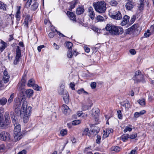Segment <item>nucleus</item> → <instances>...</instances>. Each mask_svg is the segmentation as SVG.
Returning a JSON list of instances; mask_svg holds the SVG:
<instances>
[{
	"instance_id": "7",
	"label": "nucleus",
	"mask_w": 154,
	"mask_h": 154,
	"mask_svg": "<svg viewBox=\"0 0 154 154\" xmlns=\"http://www.w3.org/2000/svg\"><path fill=\"white\" fill-rule=\"evenodd\" d=\"M10 134L6 132L2 131L0 134V139L4 141H9L10 140Z\"/></svg>"
},
{
	"instance_id": "21",
	"label": "nucleus",
	"mask_w": 154,
	"mask_h": 154,
	"mask_svg": "<svg viewBox=\"0 0 154 154\" xmlns=\"http://www.w3.org/2000/svg\"><path fill=\"white\" fill-rule=\"evenodd\" d=\"M25 83L20 82L18 84V89L19 91H23L24 88Z\"/></svg>"
},
{
	"instance_id": "34",
	"label": "nucleus",
	"mask_w": 154,
	"mask_h": 154,
	"mask_svg": "<svg viewBox=\"0 0 154 154\" xmlns=\"http://www.w3.org/2000/svg\"><path fill=\"white\" fill-rule=\"evenodd\" d=\"M35 83V80L34 79H32L29 80L28 81L27 85L29 87H31Z\"/></svg>"
},
{
	"instance_id": "49",
	"label": "nucleus",
	"mask_w": 154,
	"mask_h": 154,
	"mask_svg": "<svg viewBox=\"0 0 154 154\" xmlns=\"http://www.w3.org/2000/svg\"><path fill=\"white\" fill-rule=\"evenodd\" d=\"M110 4L113 6H115L118 4L117 2L114 0H112L109 2Z\"/></svg>"
},
{
	"instance_id": "3",
	"label": "nucleus",
	"mask_w": 154,
	"mask_h": 154,
	"mask_svg": "<svg viewBox=\"0 0 154 154\" xmlns=\"http://www.w3.org/2000/svg\"><path fill=\"white\" fill-rule=\"evenodd\" d=\"M93 6L95 11L100 13L105 12L106 10V4L104 1L98 2L93 3Z\"/></svg>"
},
{
	"instance_id": "62",
	"label": "nucleus",
	"mask_w": 154,
	"mask_h": 154,
	"mask_svg": "<svg viewBox=\"0 0 154 154\" xmlns=\"http://www.w3.org/2000/svg\"><path fill=\"white\" fill-rule=\"evenodd\" d=\"M30 20V17L29 16H27L25 18L24 22H26L27 23H29Z\"/></svg>"
},
{
	"instance_id": "16",
	"label": "nucleus",
	"mask_w": 154,
	"mask_h": 154,
	"mask_svg": "<svg viewBox=\"0 0 154 154\" xmlns=\"http://www.w3.org/2000/svg\"><path fill=\"white\" fill-rule=\"evenodd\" d=\"M125 6L127 10L131 11L134 7V3L131 1H128L126 4Z\"/></svg>"
},
{
	"instance_id": "2",
	"label": "nucleus",
	"mask_w": 154,
	"mask_h": 154,
	"mask_svg": "<svg viewBox=\"0 0 154 154\" xmlns=\"http://www.w3.org/2000/svg\"><path fill=\"white\" fill-rule=\"evenodd\" d=\"M32 108L30 106L27 107V103L24 100L21 107V111L23 112V118L24 122H27L29 120V117L31 114Z\"/></svg>"
},
{
	"instance_id": "23",
	"label": "nucleus",
	"mask_w": 154,
	"mask_h": 154,
	"mask_svg": "<svg viewBox=\"0 0 154 154\" xmlns=\"http://www.w3.org/2000/svg\"><path fill=\"white\" fill-rule=\"evenodd\" d=\"M139 27V25L138 24H134L131 28H128L127 31L128 32H130L132 30H135L137 29V28Z\"/></svg>"
},
{
	"instance_id": "43",
	"label": "nucleus",
	"mask_w": 154,
	"mask_h": 154,
	"mask_svg": "<svg viewBox=\"0 0 154 154\" xmlns=\"http://www.w3.org/2000/svg\"><path fill=\"white\" fill-rule=\"evenodd\" d=\"M72 43L70 42H67L66 43V47L68 49H69V50H71L72 47Z\"/></svg>"
},
{
	"instance_id": "25",
	"label": "nucleus",
	"mask_w": 154,
	"mask_h": 154,
	"mask_svg": "<svg viewBox=\"0 0 154 154\" xmlns=\"http://www.w3.org/2000/svg\"><path fill=\"white\" fill-rule=\"evenodd\" d=\"M121 104L122 106L125 108L126 111H127L131 106V105L129 102L125 103H121Z\"/></svg>"
},
{
	"instance_id": "55",
	"label": "nucleus",
	"mask_w": 154,
	"mask_h": 154,
	"mask_svg": "<svg viewBox=\"0 0 154 154\" xmlns=\"http://www.w3.org/2000/svg\"><path fill=\"white\" fill-rule=\"evenodd\" d=\"M32 1V0H28L27 2H26V4L25 7H26L27 8L29 7L31 4Z\"/></svg>"
},
{
	"instance_id": "63",
	"label": "nucleus",
	"mask_w": 154,
	"mask_h": 154,
	"mask_svg": "<svg viewBox=\"0 0 154 154\" xmlns=\"http://www.w3.org/2000/svg\"><path fill=\"white\" fill-rule=\"evenodd\" d=\"M97 139L96 140V142L97 143H99L100 142V140L101 139V137L99 135H97Z\"/></svg>"
},
{
	"instance_id": "20",
	"label": "nucleus",
	"mask_w": 154,
	"mask_h": 154,
	"mask_svg": "<svg viewBox=\"0 0 154 154\" xmlns=\"http://www.w3.org/2000/svg\"><path fill=\"white\" fill-rule=\"evenodd\" d=\"M0 43L2 45L0 47V52H2L7 46V44L6 43L2 40H1Z\"/></svg>"
},
{
	"instance_id": "14",
	"label": "nucleus",
	"mask_w": 154,
	"mask_h": 154,
	"mask_svg": "<svg viewBox=\"0 0 154 154\" xmlns=\"http://www.w3.org/2000/svg\"><path fill=\"white\" fill-rule=\"evenodd\" d=\"M130 17L129 16L125 15L123 18L122 22L121 23V25L124 26L127 24L129 22Z\"/></svg>"
},
{
	"instance_id": "42",
	"label": "nucleus",
	"mask_w": 154,
	"mask_h": 154,
	"mask_svg": "<svg viewBox=\"0 0 154 154\" xmlns=\"http://www.w3.org/2000/svg\"><path fill=\"white\" fill-rule=\"evenodd\" d=\"M67 132L66 129H63L60 131V134L62 136H64L67 134Z\"/></svg>"
},
{
	"instance_id": "36",
	"label": "nucleus",
	"mask_w": 154,
	"mask_h": 154,
	"mask_svg": "<svg viewBox=\"0 0 154 154\" xmlns=\"http://www.w3.org/2000/svg\"><path fill=\"white\" fill-rule=\"evenodd\" d=\"M76 1H72L70 2V9H69V10L72 11V9L74 8L75 5L77 4Z\"/></svg>"
},
{
	"instance_id": "46",
	"label": "nucleus",
	"mask_w": 154,
	"mask_h": 154,
	"mask_svg": "<svg viewBox=\"0 0 154 154\" xmlns=\"http://www.w3.org/2000/svg\"><path fill=\"white\" fill-rule=\"evenodd\" d=\"M140 73V72L139 70H138L135 72L134 76L132 78V79L133 80L138 76H139L140 75H142V74H141Z\"/></svg>"
},
{
	"instance_id": "38",
	"label": "nucleus",
	"mask_w": 154,
	"mask_h": 154,
	"mask_svg": "<svg viewBox=\"0 0 154 154\" xmlns=\"http://www.w3.org/2000/svg\"><path fill=\"white\" fill-rule=\"evenodd\" d=\"M6 4L0 1V9H2L3 10L5 11L6 9Z\"/></svg>"
},
{
	"instance_id": "47",
	"label": "nucleus",
	"mask_w": 154,
	"mask_h": 154,
	"mask_svg": "<svg viewBox=\"0 0 154 154\" xmlns=\"http://www.w3.org/2000/svg\"><path fill=\"white\" fill-rule=\"evenodd\" d=\"M81 121L79 120H76L73 121L72 122V124L74 125H76L80 124Z\"/></svg>"
},
{
	"instance_id": "29",
	"label": "nucleus",
	"mask_w": 154,
	"mask_h": 154,
	"mask_svg": "<svg viewBox=\"0 0 154 154\" xmlns=\"http://www.w3.org/2000/svg\"><path fill=\"white\" fill-rule=\"evenodd\" d=\"M7 101V99L5 97H3L2 98L0 97V104L2 106L5 105Z\"/></svg>"
},
{
	"instance_id": "35",
	"label": "nucleus",
	"mask_w": 154,
	"mask_h": 154,
	"mask_svg": "<svg viewBox=\"0 0 154 154\" xmlns=\"http://www.w3.org/2000/svg\"><path fill=\"white\" fill-rule=\"evenodd\" d=\"M137 102L142 106H144L145 105V99L143 98L142 99L139 100H138Z\"/></svg>"
},
{
	"instance_id": "54",
	"label": "nucleus",
	"mask_w": 154,
	"mask_h": 154,
	"mask_svg": "<svg viewBox=\"0 0 154 154\" xmlns=\"http://www.w3.org/2000/svg\"><path fill=\"white\" fill-rule=\"evenodd\" d=\"M151 35V32H149V30H147V31L144 33V35L146 37H149Z\"/></svg>"
},
{
	"instance_id": "30",
	"label": "nucleus",
	"mask_w": 154,
	"mask_h": 154,
	"mask_svg": "<svg viewBox=\"0 0 154 154\" xmlns=\"http://www.w3.org/2000/svg\"><path fill=\"white\" fill-rule=\"evenodd\" d=\"M64 83H63L61 84L60 86V89L58 91L59 93L60 94L62 95L63 94L64 90Z\"/></svg>"
},
{
	"instance_id": "56",
	"label": "nucleus",
	"mask_w": 154,
	"mask_h": 154,
	"mask_svg": "<svg viewBox=\"0 0 154 154\" xmlns=\"http://www.w3.org/2000/svg\"><path fill=\"white\" fill-rule=\"evenodd\" d=\"M136 19V16L135 15H133L131 18V19L129 22L130 24H132L135 21Z\"/></svg>"
},
{
	"instance_id": "13",
	"label": "nucleus",
	"mask_w": 154,
	"mask_h": 154,
	"mask_svg": "<svg viewBox=\"0 0 154 154\" xmlns=\"http://www.w3.org/2000/svg\"><path fill=\"white\" fill-rule=\"evenodd\" d=\"M62 112L65 114H68L71 112V110L69 107L66 105L63 104L62 107Z\"/></svg>"
},
{
	"instance_id": "37",
	"label": "nucleus",
	"mask_w": 154,
	"mask_h": 154,
	"mask_svg": "<svg viewBox=\"0 0 154 154\" xmlns=\"http://www.w3.org/2000/svg\"><path fill=\"white\" fill-rule=\"evenodd\" d=\"M38 6V4L37 2H35L31 6V8L32 10L33 11L35 10L37 8Z\"/></svg>"
},
{
	"instance_id": "51",
	"label": "nucleus",
	"mask_w": 154,
	"mask_h": 154,
	"mask_svg": "<svg viewBox=\"0 0 154 154\" xmlns=\"http://www.w3.org/2000/svg\"><path fill=\"white\" fill-rule=\"evenodd\" d=\"M96 18L98 21L100 22L103 21L104 20V18L100 15L98 16Z\"/></svg>"
},
{
	"instance_id": "39",
	"label": "nucleus",
	"mask_w": 154,
	"mask_h": 154,
	"mask_svg": "<svg viewBox=\"0 0 154 154\" xmlns=\"http://www.w3.org/2000/svg\"><path fill=\"white\" fill-rule=\"evenodd\" d=\"M14 94L13 93L11 95L9 99L8 100V103L10 104L12 102L13 100V98L14 97Z\"/></svg>"
},
{
	"instance_id": "1",
	"label": "nucleus",
	"mask_w": 154,
	"mask_h": 154,
	"mask_svg": "<svg viewBox=\"0 0 154 154\" xmlns=\"http://www.w3.org/2000/svg\"><path fill=\"white\" fill-rule=\"evenodd\" d=\"M105 29L112 35H118L121 34L123 32V30L122 28L110 23L106 25Z\"/></svg>"
},
{
	"instance_id": "11",
	"label": "nucleus",
	"mask_w": 154,
	"mask_h": 154,
	"mask_svg": "<svg viewBox=\"0 0 154 154\" xmlns=\"http://www.w3.org/2000/svg\"><path fill=\"white\" fill-rule=\"evenodd\" d=\"M143 77V74L140 75L137 77L135 79H134L133 80H134L135 83H138L142 82L144 83L145 82V81Z\"/></svg>"
},
{
	"instance_id": "48",
	"label": "nucleus",
	"mask_w": 154,
	"mask_h": 154,
	"mask_svg": "<svg viewBox=\"0 0 154 154\" xmlns=\"http://www.w3.org/2000/svg\"><path fill=\"white\" fill-rule=\"evenodd\" d=\"M112 149L113 151L118 152L120 150V148L118 146H114L112 147Z\"/></svg>"
},
{
	"instance_id": "19",
	"label": "nucleus",
	"mask_w": 154,
	"mask_h": 154,
	"mask_svg": "<svg viewBox=\"0 0 154 154\" xmlns=\"http://www.w3.org/2000/svg\"><path fill=\"white\" fill-rule=\"evenodd\" d=\"M99 131V130L98 129H96L94 128L89 132V134H90V135L88 136L89 137H93L97 134Z\"/></svg>"
},
{
	"instance_id": "26",
	"label": "nucleus",
	"mask_w": 154,
	"mask_h": 154,
	"mask_svg": "<svg viewBox=\"0 0 154 154\" xmlns=\"http://www.w3.org/2000/svg\"><path fill=\"white\" fill-rule=\"evenodd\" d=\"M26 93L28 98H30L33 95V91L32 89H28L26 90Z\"/></svg>"
},
{
	"instance_id": "60",
	"label": "nucleus",
	"mask_w": 154,
	"mask_h": 154,
	"mask_svg": "<svg viewBox=\"0 0 154 154\" xmlns=\"http://www.w3.org/2000/svg\"><path fill=\"white\" fill-rule=\"evenodd\" d=\"M10 116L12 119V121L13 122V120L14 119H17L15 118V117L14 115V113L13 112H10Z\"/></svg>"
},
{
	"instance_id": "17",
	"label": "nucleus",
	"mask_w": 154,
	"mask_h": 154,
	"mask_svg": "<svg viewBox=\"0 0 154 154\" xmlns=\"http://www.w3.org/2000/svg\"><path fill=\"white\" fill-rule=\"evenodd\" d=\"M14 141H17L20 140L22 137V135L21 133H14Z\"/></svg>"
},
{
	"instance_id": "50",
	"label": "nucleus",
	"mask_w": 154,
	"mask_h": 154,
	"mask_svg": "<svg viewBox=\"0 0 154 154\" xmlns=\"http://www.w3.org/2000/svg\"><path fill=\"white\" fill-rule=\"evenodd\" d=\"M89 131V129L88 128H85L83 131V134L85 135H87L88 136L90 135V134H89V132H88Z\"/></svg>"
},
{
	"instance_id": "15",
	"label": "nucleus",
	"mask_w": 154,
	"mask_h": 154,
	"mask_svg": "<svg viewBox=\"0 0 154 154\" xmlns=\"http://www.w3.org/2000/svg\"><path fill=\"white\" fill-rule=\"evenodd\" d=\"M3 80L4 83H7L9 80V75L8 74V72L5 70L3 72Z\"/></svg>"
},
{
	"instance_id": "8",
	"label": "nucleus",
	"mask_w": 154,
	"mask_h": 154,
	"mask_svg": "<svg viewBox=\"0 0 154 154\" xmlns=\"http://www.w3.org/2000/svg\"><path fill=\"white\" fill-rule=\"evenodd\" d=\"M16 54L14 62V65H16L18 64L19 61V59L21 57V50L19 46L17 47L16 49Z\"/></svg>"
},
{
	"instance_id": "12",
	"label": "nucleus",
	"mask_w": 154,
	"mask_h": 154,
	"mask_svg": "<svg viewBox=\"0 0 154 154\" xmlns=\"http://www.w3.org/2000/svg\"><path fill=\"white\" fill-rule=\"evenodd\" d=\"M88 16L92 20L94 19L95 14L93 8L90 7L88 8Z\"/></svg>"
},
{
	"instance_id": "6",
	"label": "nucleus",
	"mask_w": 154,
	"mask_h": 154,
	"mask_svg": "<svg viewBox=\"0 0 154 154\" xmlns=\"http://www.w3.org/2000/svg\"><path fill=\"white\" fill-rule=\"evenodd\" d=\"M13 123L14 124L15 128L14 129V133H21V126L20 125L18 124V119H14L13 120Z\"/></svg>"
},
{
	"instance_id": "27",
	"label": "nucleus",
	"mask_w": 154,
	"mask_h": 154,
	"mask_svg": "<svg viewBox=\"0 0 154 154\" xmlns=\"http://www.w3.org/2000/svg\"><path fill=\"white\" fill-rule=\"evenodd\" d=\"M84 11L83 8L82 7H79L76 9V13L78 15L82 14Z\"/></svg>"
},
{
	"instance_id": "31",
	"label": "nucleus",
	"mask_w": 154,
	"mask_h": 154,
	"mask_svg": "<svg viewBox=\"0 0 154 154\" xmlns=\"http://www.w3.org/2000/svg\"><path fill=\"white\" fill-rule=\"evenodd\" d=\"M27 72H25L23 74V75L22 76V78L21 79L20 82L24 83H25L26 80V75Z\"/></svg>"
},
{
	"instance_id": "33",
	"label": "nucleus",
	"mask_w": 154,
	"mask_h": 154,
	"mask_svg": "<svg viewBox=\"0 0 154 154\" xmlns=\"http://www.w3.org/2000/svg\"><path fill=\"white\" fill-rule=\"evenodd\" d=\"M132 126L130 125H128L127 126L125 127V129L124 130V133L126 132L127 131H131L132 130V128H131Z\"/></svg>"
},
{
	"instance_id": "32",
	"label": "nucleus",
	"mask_w": 154,
	"mask_h": 154,
	"mask_svg": "<svg viewBox=\"0 0 154 154\" xmlns=\"http://www.w3.org/2000/svg\"><path fill=\"white\" fill-rule=\"evenodd\" d=\"M129 134H127L123 135L121 137V139L123 142H125L128 138Z\"/></svg>"
},
{
	"instance_id": "57",
	"label": "nucleus",
	"mask_w": 154,
	"mask_h": 154,
	"mask_svg": "<svg viewBox=\"0 0 154 154\" xmlns=\"http://www.w3.org/2000/svg\"><path fill=\"white\" fill-rule=\"evenodd\" d=\"M67 57L69 58H71L72 57V53L71 52V50H69L67 52Z\"/></svg>"
},
{
	"instance_id": "5",
	"label": "nucleus",
	"mask_w": 154,
	"mask_h": 154,
	"mask_svg": "<svg viewBox=\"0 0 154 154\" xmlns=\"http://www.w3.org/2000/svg\"><path fill=\"white\" fill-rule=\"evenodd\" d=\"M111 18L116 20H119L122 18L120 12L117 10L113 11L111 12Z\"/></svg>"
},
{
	"instance_id": "59",
	"label": "nucleus",
	"mask_w": 154,
	"mask_h": 154,
	"mask_svg": "<svg viewBox=\"0 0 154 154\" xmlns=\"http://www.w3.org/2000/svg\"><path fill=\"white\" fill-rule=\"evenodd\" d=\"M117 113L118 114V117L119 119H121L122 118V113L120 110H119L117 111Z\"/></svg>"
},
{
	"instance_id": "18",
	"label": "nucleus",
	"mask_w": 154,
	"mask_h": 154,
	"mask_svg": "<svg viewBox=\"0 0 154 154\" xmlns=\"http://www.w3.org/2000/svg\"><path fill=\"white\" fill-rule=\"evenodd\" d=\"M67 14L71 20L74 21H76L75 16L73 12L68 11L67 12Z\"/></svg>"
},
{
	"instance_id": "9",
	"label": "nucleus",
	"mask_w": 154,
	"mask_h": 154,
	"mask_svg": "<svg viewBox=\"0 0 154 154\" xmlns=\"http://www.w3.org/2000/svg\"><path fill=\"white\" fill-rule=\"evenodd\" d=\"M10 123L9 122L5 121L2 118L0 119V127L3 128H6L9 126Z\"/></svg>"
},
{
	"instance_id": "4",
	"label": "nucleus",
	"mask_w": 154,
	"mask_h": 154,
	"mask_svg": "<svg viewBox=\"0 0 154 154\" xmlns=\"http://www.w3.org/2000/svg\"><path fill=\"white\" fill-rule=\"evenodd\" d=\"M21 102L19 100H14V109L15 112L18 115L20 114L21 110L20 109Z\"/></svg>"
},
{
	"instance_id": "28",
	"label": "nucleus",
	"mask_w": 154,
	"mask_h": 154,
	"mask_svg": "<svg viewBox=\"0 0 154 154\" xmlns=\"http://www.w3.org/2000/svg\"><path fill=\"white\" fill-rule=\"evenodd\" d=\"M4 117L5 119V121L9 122L11 123V121L9 116V113L8 112H6L5 114Z\"/></svg>"
},
{
	"instance_id": "58",
	"label": "nucleus",
	"mask_w": 154,
	"mask_h": 154,
	"mask_svg": "<svg viewBox=\"0 0 154 154\" xmlns=\"http://www.w3.org/2000/svg\"><path fill=\"white\" fill-rule=\"evenodd\" d=\"M90 85L92 89H94L96 87V83L95 82H92Z\"/></svg>"
},
{
	"instance_id": "41",
	"label": "nucleus",
	"mask_w": 154,
	"mask_h": 154,
	"mask_svg": "<svg viewBox=\"0 0 154 154\" xmlns=\"http://www.w3.org/2000/svg\"><path fill=\"white\" fill-rule=\"evenodd\" d=\"M91 149L89 147L85 149L84 151V153L85 154H92V152L91 151Z\"/></svg>"
},
{
	"instance_id": "44",
	"label": "nucleus",
	"mask_w": 154,
	"mask_h": 154,
	"mask_svg": "<svg viewBox=\"0 0 154 154\" xmlns=\"http://www.w3.org/2000/svg\"><path fill=\"white\" fill-rule=\"evenodd\" d=\"M77 92L79 94H87L88 93L85 91L83 88H81L77 91Z\"/></svg>"
},
{
	"instance_id": "53",
	"label": "nucleus",
	"mask_w": 154,
	"mask_h": 154,
	"mask_svg": "<svg viewBox=\"0 0 154 154\" xmlns=\"http://www.w3.org/2000/svg\"><path fill=\"white\" fill-rule=\"evenodd\" d=\"M137 136V134L136 133H134L129 135V138L134 139Z\"/></svg>"
},
{
	"instance_id": "52",
	"label": "nucleus",
	"mask_w": 154,
	"mask_h": 154,
	"mask_svg": "<svg viewBox=\"0 0 154 154\" xmlns=\"http://www.w3.org/2000/svg\"><path fill=\"white\" fill-rule=\"evenodd\" d=\"M5 147L4 145H0V152H3L5 150Z\"/></svg>"
},
{
	"instance_id": "22",
	"label": "nucleus",
	"mask_w": 154,
	"mask_h": 154,
	"mask_svg": "<svg viewBox=\"0 0 154 154\" xmlns=\"http://www.w3.org/2000/svg\"><path fill=\"white\" fill-rule=\"evenodd\" d=\"M146 112V111L144 110H142L139 112H136L134 114V117L135 118H138L140 116L144 114Z\"/></svg>"
},
{
	"instance_id": "64",
	"label": "nucleus",
	"mask_w": 154,
	"mask_h": 154,
	"mask_svg": "<svg viewBox=\"0 0 154 154\" xmlns=\"http://www.w3.org/2000/svg\"><path fill=\"white\" fill-rule=\"evenodd\" d=\"M70 87L71 88L72 90H74L75 89L74 87L75 86V85L74 82H71L70 84L69 85Z\"/></svg>"
},
{
	"instance_id": "61",
	"label": "nucleus",
	"mask_w": 154,
	"mask_h": 154,
	"mask_svg": "<svg viewBox=\"0 0 154 154\" xmlns=\"http://www.w3.org/2000/svg\"><path fill=\"white\" fill-rule=\"evenodd\" d=\"M32 86L33 87V88L34 89H35V90H37V91H39V86L38 85H37L35 84V83Z\"/></svg>"
},
{
	"instance_id": "45",
	"label": "nucleus",
	"mask_w": 154,
	"mask_h": 154,
	"mask_svg": "<svg viewBox=\"0 0 154 154\" xmlns=\"http://www.w3.org/2000/svg\"><path fill=\"white\" fill-rule=\"evenodd\" d=\"M143 2L140 1V5L138 7V9L140 11H142L144 8Z\"/></svg>"
},
{
	"instance_id": "24",
	"label": "nucleus",
	"mask_w": 154,
	"mask_h": 154,
	"mask_svg": "<svg viewBox=\"0 0 154 154\" xmlns=\"http://www.w3.org/2000/svg\"><path fill=\"white\" fill-rule=\"evenodd\" d=\"M63 98L66 103L69 102V94L67 92H65L63 95Z\"/></svg>"
},
{
	"instance_id": "10",
	"label": "nucleus",
	"mask_w": 154,
	"mask_h": 154,
	"mask_svg": "<svg viewBox=\"0 0 154 154\" xmlns=\"http://www.w3.org/2000/svg\"><path fill=\"white\" fill-rule=\"evenodd\" d=\"M99 113V110L98 108H95L92 109L91 114L95 118L96 120L98 119H97L98 118Z\"/></svg>"
},
{
	"instance_id": "40",
	"label": "nucleus",
	"mask_w": 154,
	"mask_h": 154,
	"mask_svg": "<svg viewBox=\"0 0 154 154\" xmlns=\"http://www.w3.org/2000/svg\"><path fill=\"white\" fill-rule=\"evenodd\" d=\"M20 8L19 7L18 9H17V11L15 17L17 19V20H19L20 19Z\"/></svg>"
}]
</instances>
